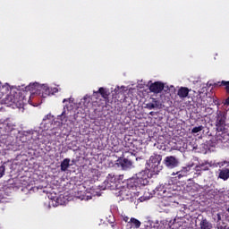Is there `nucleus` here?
Returning <instances> with one entry per match:
<instances>
[{
	"label": "nucleus",
	"mask_w": 229,
	"mask_h": 229,
	"mask_svg": "<svg viewBox=\"0 0 229 229\" xmlns=\"http://www.w3.org/2000/svg\"><path fill=\"white\" fill-rule=\"evenodd\" d=\"M63 103H65L63 112L61 114H58L56 117L59 126H64V128H72L76 121V114H71L74 108V99L72 98H64Z\"/></svg>",
	"instance_id": "nucleus-1"
},
{
	"label": "nucleus",
	"mask_w": 229,
	"mask_h": 229,
	"mask_svg": "<svg viewBox=\"0 0 229 229\" xmlns=\"http://www.w3.org/2000/svg\"><path fill=\"white\" fill-rule=\"evenodd\" d=\"M25 89L31 92V95L28 100L30 105H31V99H35V96L47 98V96H51V94H56V92H58V88H48L47 85H42L37 82L30 83Z\"/></svg>",
	"instance_id": "nucleus-2"
},
{
	"label": "nucleus",
	"mask_w": 229,
	"mask_h": 229,
	"mask_svg": "<svg viewBox=\"0 0 229 229\" xmlns=\"http://www.w3.org/2000/svg\"><path fill=\"white\" fill-rule=\"evenodd\" d=\"M5 105H15L17 108H22L24 105H26V99H24V97L20 96L19 93L7 95L5 98Z\"/></svg>",
	"instance_id": "nucleus-3"
},
{
	"label": "nucleus",
	"mask_w": 229,
	"mask_h": 229,
	"mask_svg": "<svg viewBox=\"0 0 229 229\" xmlns=\"http://www.w3.org/2000/svg\"><path fill=\"white\" fill-rule=\"evenodd\" d=\"M162 156L160 155H153L150 157L148 160V165L150 167V171L153 173H160L162 170Z\"/></svg>",
	"instance_id": "nucleus-4"
},
{
	"label": "nucleus",
	"mask_w": 229,
	"mask_h": 229,
	"mask_svg": "<svg viewBox=\"0 0 229 229\" xmlns=\"http://www.w3.org/2000/svg\"><path fill=\"white\" fill-rule=\"evenodd\" d=\"M103 191L109 189V191H115L117 189V182H115V175L109 174L106 180L102 184Z\"/></svg>",
	"instance_id": "nucleus-5"
},
{
	"label": "nucleus",
	"mask_w": 229,
	"mask_h": 229,
	"mask_svg": "<svg viewBox=\"0 0 229 229\" xmlns=\"http://www.w3.org/2000/svg\"><path fill=\"white\" fill-rule=\"evenodd\" d=\"M134 178H136L140 187L148 185V183H149V173L148 172V170H143L136 174L134 175Z\"/></svg>",
	"instance_id": "nucleus-6"
},
{
	"label": "nucleus",
	"mask_w": 229,
	"mask_h": 229,
	"mask_svg": "<svg viewBox=\"0 0 229 229\" xmlns=\"http://www.w3.org/2000/svg\"><path fill=\"white\" fill-rule=\"evenodd\" d=\"M67 202H68L67 197H65L64 194H61L56 198L55 201L46 202L45 208H46V210H49L51 208V207H58L59 205H66Z\"/></svg>",
	"instance_id": "nucleus-7"
},
{
	"label": "nucleus",
	"mask_w": 229,
	"mask_h": 229,
	"mask_svg": "<svg viewBox=\"0 0 229 229\" xmlns=\"http://www.w3.org/2000/svg\"><path fill=\"white\" fill-rule=\"evenodd\" d=\"M28 86H24V85H22V86H15V87H10V85L8 84V83H5L4 85H3V84H1V82H0V92L2 93V94H7V93H9L10 92V90L13 93V92H15V89L16 90H25V91H28V90H30V89H27L26 88H27Z\"/></svg>",
	"instance_id": "nucleus-8"
},
{
	"label": "nucleus",
	"mask_w": 229,
	"mask_h": 229,
	"mask_svg": "<svg viewBox=\"0 0 229 229\" xmlns=\"http://www.w3.org/2000/svg\"><path fill=\"white\" fill-rule=\"evenodd\" d=\"M53 121H55V116L51 114L45 115L43 122L41 123L39 128L42 131H47L53 126Z\"/></svg>",
	"instance_id": "nucleus-9"
},
{
	"label": "nucleus",
	"mask_w": 229,
	"mask_h": 229,
	"mask_svg": "<svg viewBox=\"0 0 229 229\" xmlns=\"http://www.w3.org/2000/svg\"><path fill=\"white\" fill-rule=\"evenodd\" d=\"M116 165L120 167V169H123V171H128V169H132L133 162L128 158L121 157L116 161Z\"/></svg>",
	"instance_id": "nucleus-10"
},
{
	"label": "nucleus",
	"mask_w": 229,
	"mask_h": 229,
	"mask_svg": "<svg viewBox=\"0 0 229 229\" xmlns=\"http://www.w3.org/2000/svg\"><path fill=\"white\" fill-rule=\"evenodd\" d=\"M164 164L168 167V169H174V167H178V165H180V160H178L174 156H168L165 157Z\"/></svg>",
	"instance_id": "nucleus-11"
},
{
	"label": "nucleus",
	"mask_w": 229,
	"mask_h": 229,
	"mask_svg": "<svg viewBox=\"0 0 229 229\" xmlns=\"http://www.w3.org/2000/svg\"><path fill=\"white\" fill-rule=\"evenodd\" d=\"M90 106H92V98L90 95H86L79 102V107L82 108V110H87V108H90Z\"/></svg>",
	"instance_id": "nucleus-12"
},
{
	"label": "nucleus",
	"mask_w": 229,
	"mask_h": 229,
	"mask_svg": "<svg viewBox=\"0 0 229 229\" xmlns=\"http://www.w3.org/2000/svg\"><path fill=\"white\" fill-rule=\"evenodd\" d=\"M216 126L217 131H225V128L226 127V117H225V114H218Z\"/></svg>",
	"instance_id": "nucleus-13"
},
{
	"label": "nucleus",
	"mask_w": 229,
	"mask_h": 229,
	"mask_svg": "<svg viewBox=\"0 0 229 229\" xmlns=\"http://www.w3.org/2000/svg\"><path fill=\"white\" fill-rule=\"evenodd\" d=\"M145 108L148 110H160L162 108V103L156 98H152V102L147 103Z\"/></svg>",
	"instance_id": "nucleus-14"
},
{
	"label": "nucleus",
	"mask_w": 229,
	"mask_h": 229,
	"mask_svg": "<svg viewBox=\"0 0 229 229\" xmlns=\"http://www.w3.org/2000/svg\"><path fill=\"white\" fill-rule=\"evenodd\" d=\"M150 92L154 94H160L162 90H164V83L162 82H154L149 86Z\"/></svg>",
	"instance_id": "nucleus-15"
},
{
	"label": "nucleus",
	"mask_w": 229,
	"mask_h": 229,
	"mask_svg": "<svg viewBox=\"0 0 229 229\" xmlns=\"http://www.w3.org/2000/svg\"><path fill=\"white\" fill-rule=\"evenodd\" d=\"M194 167V164L188 165L187 166L183 167L181 171L177 172L176 174L178 178H183V176H187L189 173H191V169Z\"/></svg>",
	"instance_id": "nucleus-16"
},
{
	"label": "nucleus",
	"mask_w": 229,
	"mask_h": 229,
	"mask_svg": "<svg viewBox=\"0 0 229 229\" xmlns=\"http://www.w3.org/2000/svg\"><path fill=\"white\" fill-rule=\"evenodd\" d=\"M189 92H191L189 88L181 87L177 91V96L180 98V99H185V98H189Z\"/></svg>",
	"instance_id": "nucleus-17"
},
{
	"label": "nucleus",
	"mask_w": 229,
	"mask_h": 229,
	"mask_svg": "<svg viewBox=\"0 0 229 229\" xmlns=\"http://www.w3.org/2000/svg\"><path fill=\"white\" fill-rule=\"evenodd\" d=\"M137 187H140V184L135 176L127 180V189H132L133 191V189H137Z\"/></svg>",
	"instance_id": "nucleus-18"
},
{
	"label": "nucleus",
	"mask_w": 229,
	"mask_h": 229,
	"mask_svg": "<svg viewBox=\"0 0 229 229\" xmlns=\"http://www.w3.org/2000/svg\"><path fill=\"white\" fill-rule=\"evenodd\" d=\"M23 135L28 137V135H31L32 140H40V132L38 131H23Z\"/></svg>",
	"instance_id": "nucleus-19"
},
{
	"label": "nucleus",
	"mask_w": 229,
	"mask_h": 229,
	"mask_svg": "<svg viewBox=\"0 0 229 229\" xmlns=\"http://www.w3.org/2000/svg\"><path fill=\"white\" fill-rule=\"evenodd\" d=\"M219 171L218 178L226 182L229 179V168H222Z\"/></svg>",
	"instance_id": "nucleus-20"
},
{
	"label": "nucleus",
	"mask_w": 229,
	"mask_h": 229,
	"mask_svg": "<svg viewBox=\"0 0 229 229\" xmlns=\"http://www.w3.org/2000/svg\"><path fill=\"white\" fill-rule=\"evenodd\" d=\"M131 189L128 188H123L122 190L119 191V196H122V198L124 199H128L130 196H131L132 191H131Z\"/></svg>",
	"instance_id": "nucleus-21"
},
{
	"label": "nucleus",
	"mask_w": 229,
	"mask_h": 229,
	"mask_svg": "<svg viewBox=\"0 0 229 229\" xmlns=\"http://www.w3.org/2000/svg\"><path fill=\"white\" fill-rule=\"evenodd\" d=\"M93 94L98 95L100 94L104 99H108V96H110V91L105 88H99L98 91H94Z\"/></svg>",
	"instance_id": "nucleus-22"
},
{
	"label": "nucleus",
	"mask_w": 229,
	"mask_h": 229,
	"mask_svg": "<svg viewBox=\"0 0 229 229\" xmlns=\"http://www.w3.org/2000/svg\"><path fill=\"white\" fill-rule=\"evenodd\" d=\"M194 149H196V147H191L189 142H183L182 146L178 148V151H181V153L184 151H194Z\"/></svg>",
	"instance_id": "nucleus-23"
},
{
	"label": "nucleus",
	"mask_w": 229,
	"mask_h": 229,
	"mask_svg": "<svg viewBox=\"0 0 229 229\" xmlns=\"http://www.w3.org/2000/svg\"><path fill=\"white\" fill-rule=\"evenodd\" d=\"M200 229H212V223H210L207 218H203L199 224Z\"/></svg>",
	"instance_id": "nucleus-24"
},
{
	"label": "nucleus",
	"mask_w": 229,
	"mask_h": 229,
	"mask_svg": "<svg viewBox=\"0 0 229 229\" xmlns=\"http://www.w3.org/2000/svg\"><path fill=\"white\" fill-rule=\"evenodd\" d=\"M70 164H71V159L69 158L64 159L61 163V171H63L64 173L67 171V169H69Z\"/></svg>",
	"instance_id": "nucleus-25"
},
{
	"label": "nucleus",
	"mask_w": 229,
	"mask_h": 229,
	"mask_svg": "<svg viewBox=\"0 0 229 229\" xmlns=\"http://www.w3.org/2000/svg\"><path fill=\"white\" fill-rule=\"evenodd\" d=\"M3 126L5 131H12L15 128V125L9 121H4Z\"/></svg>",
	"instance_id": "nucleus-26"
},
{
	"label": "nucleus",
	"mask_w": 229,
	"mask_h": 229,
	"mask_svg": "<svg viewBox=\"0 0 229 229\" xmlns=\"http://www.w3.org/2000/svg\"><path fill=\"white\" fill-rule=\"evenodd\" d=\"M129 224H131V225L134 226L135 228H140V225H142V223H140V221L135 217H131L129 221Z\"/></svg>",
	"instance_id": "nucleus-27"
},
{
	"label": "nucleus",
	"mask_w": 229,
	"mask_h": 229,
	"mask_svg": "<svg viewBox=\"0 0 229 229\" xmlns=\"http://www.w3.org/2000/svg\"><path fill=\"white\" fill-rule=\"evenodd\" d=\"M56 198H58V196H56V193L49 194L48 195V199H50V200L48 201V203H53V201L55 203V201H56Z\"/></svg>",
	"instance_id": "nucleus-28"
},
{
	"label": "nucleus",
	"mask_w": 229,
	"mask_h": 229,
	"mask_svg": "<svg viewBox=\"0 0 229 229\" xmlns=\"http://www.w3.org/2000/svg\"><path fill=\"white\" fill-rule=\"evenodd\" d=\"M203 130V126H199V127H194L191 130V133H199V131H201Z\"/></svg>",
	"instance_id": "nucleus-29"
},
{
	"label": "nucleus",
	"mask_w": 229,
	"mask_h": 229,
	"mask_svg": "<svg viewBox=\"0 0 229 229\" xmlns=\"http://www.w3.org/2000/svg\"><path fill=\"white\" fill-rule=\"evenodd\" d=\"M4 171H6V166L4 165H2L0 166V178H3L4 176Z\"/></svg>",
	"instance_id": "nucleus-30"
},
{
	"label": "nucleus",
	"mask_w": 229,
	"mask_h": 229,
	"mask_svg": "<svg viewBox=\"0 0 229 229\" xmlns=\"http://www.w3.org/2000/svg\"><path fill=\"white\" fill-rule=\"evenodd\" d=\"M123 90H124V86H122V87L117 86V87L114 89L115 94H121V92H123Z\"/></svg>",
	"instance_id": "nucleus-31"
},
{
	"label": "nucleus",
	"mask_w": 229,
	"mask_h": 229,
	"mask_svg": "<svg viewBox=\"0 0 229 229\" xmlns=\"http://www.w3.org/2000/svg\"><path fill=\"white\" fill-rule=\"evenodd\" d=\"M200 167L202 169V171H208V163L205 162L200 164Z\"/></svg>",
	"instance_id": "nucleus-32"
},
{
	"label": "nucleus",
	"mask_w": 229,
	"mask_h": 229,
	"mask_svg": "<svg viewBox=\"0 0 229 229\" xmlns=\"http://www.w3.org/2000/svg\"><path fill=\"white\" fill-rule=\"evenodd\" d=\"M81 199H85V201H89V199H92V196L87 195V196H84Z\"/></svg>",
	"instance_id": "nucleus-33"
},
{
	"label": "nucleus",
	"mask_w": 229,
	"mask_h": 229,
	"mask_svg": "<svg viewBox=\"0 0 229 229\" xmlns=\"http://www.w3.org/2000/svg\"><path fill=\"white\" fill-rule=\"evenodd\" d=\"M195 171H197V172L202 171L201 164H199L198 165L195 166Z\"/></svg>",
	"instance_id": "nucleus-34"
},
{
	"label": "nucleus",
	"mask_w": 229,
	"mask_h": 229,
	"mask_svg": "<svg viewBox=\"0 0 229 229\" xmlns=\"http://www.w3.org/2000/svg\"><path fill=\"white\" fill-rule=\"evenodd\" d=\"M123 220L125 222V223H130V217L126 216H123Z\"/></svg>",
	"instance_id": "nucleus-35"
},
{
	"label": "nucleus",
	"mask_w": 229,
	"mask_h": 229,
	"mask_svg": "<svg viewBox=\"0 0 229 229\" xmlns=\"http://www.w3.org/2000/svg\"><path fill=\"white\" fill-rule=\"evenodd\" d=\"M205 90H207V87H203L200 90H199V93L203 94V92H205Z\"/></svg>",
	"instance_id": "nucleus-36"
},
{
	"label": "nucleus",
	"mask_w": 229,
	"mask_h": 229,
	"mask_svg": "<svg viewBox=\"0 0 229 229\" xmlns=\"http://www.w3.org/2000/svg\"><path fill=\"white\" fill-rule=\"evenodd\" d=\"M225 164H228V162L224 161V162H222V163H219L218 165H220V167H223V165H225Z\"/></svg>",
	"instance_id": "nucleus-37"
},
{
	"label": "nucleus",
	"mask_w": 229,
	"mask_h": 229,
	"mask_svg": "<svg viewBox=\"0 0 229 229\" xmlns=\"http://www.w3.org/2000/svg\"><path fill=\"white\" fill-rule=\"evenodd\" d=\"M221 85H229V81H223L221 82Z\"/></svg>",
	"instance_id": "nucleus-38"
},
{
	"label": "nucleus",
	"mask_w": 229,
	"mask_h": 229,
	"mask_svg": "<svg viewBox=\"0 0 229 229\" xmlns=\"http://www.w3.org/2000/svg\"><path fill=\"white\" fill-rule=\"evenodd\" d=\"M188 146H190V148H196V146L192 145V142H189Z\"/></svg>",
	"instance_id": "nucleus-39"
},
{
	"label": "nucleus",
	"mask_w": 229,
	"mask_h": 229,
	"mask_svg": "<svg viewBox=\"0 0 229 229\" xmlns=\"http://www.w3.org/2000/svg\"><path fill=\"white\" fill-rule=\"evenodd\" d=\"M217 219H218V221H221V215L220 214H217Z\"/></svg>",
	"instance_id": "nucleus-40"
},
{
	"label": "nucleus",
	"mask_w": 229,
	"mask_h": 229,
	"mask_svg": "<svg viewBox=\"0 0 229 229\" xmlns=\"http://www.w3.org/2000/svg\"><path fill=\"white\" fill-rule=\"evenodd\" d=\"M154 114H155L154 112H150L149 115H154Z\"/></svg>",
	"instance_id": "nucleus-41"
},
{
	"label": "nucleus",
	"mask_w": 229,
	"mask_h": 229,
	"mask_svg": "<svg viewBox=\"0 0 229 229\" xmlns=\"http://www.w3.org/2000/svg\"><path fill=\"white\" fill-rule=\"evenodd\" d=\"M49 135H56V132H52V133L49 134Z\"/></svg>",
	"instance_id": "nucleus-42"
},
{
	"label": "nucleus",
	"mask_w": 229,
	"mask_h": 229,
	"mask_svg": "<svg viewBox=\"0 0 229 229\" xmlns=\"http://www.w3.org/2000/svg\"><path fill=\"white\" fill-rule=\"evenodd\" d=\"M200 105H201L202 106H205V103H201Z\"/></svg>",
	"instance_id": "nucleus-43"
},
{
	"label": "nucleus",
	"mask_w": 229,
	"mask_h": 229,
	"mask_svg": "<svg viewBox=\"0 0 229 229\" xmlns=\"http://www.w3.org/2000/svg\"><path fill=\"white\" fill-rule=\"evenodd\" d=\"M226 211L229 213V208L226 209Z\"/></svg>",
	"instance_id": "nucleus-44"
},
{
	"label": "nucleus",
	"mask_w": 229,
	"mask_h": 229,
	"mask_svg": "<svg viewBox=\"0 0 229 229\" xmlns=\"http://www.w3.org/2000/svg\"><path fill=\"white\" fill-rule=\"evenodd\" d=\"M140 201H142V199H140Z\"/></svg>",
	"instance_id": "nucleus-45"
}]
</instances>
